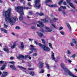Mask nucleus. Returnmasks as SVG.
Returning <instances> with one entry per match:
<instances>
[{"instance_id": "f257e3e1", "label": "nucleus", "mask_w": 77, "mask_h": 77, "mask_svg": "<svg viewBox=\"0 0 77 77\" xmlns=\"http://www.w3.org/2000/svg\"><path fill=\"white\" fill-rule=\"evenodd\" d=\"M11 8H8V11H5V16L6 17L5 20L6 22H8V21L11 25H13L15 23V22L18 19L16 17H14L13 19H12L9 17H10V15H11Z\"/></svg>"}, {"instance_id": "f03ea898", "label": "nucleus", "mask_w": 77, "mask_h": 77, "mask_svg": "<svg viewBox=\"0 0 77 77\" xmlns=\"http://www.w3.org/2000/svg\"><path fill=\"white\" fill-rule=\"evenodd\" d=\"M15 10L20 14V17H19V20L20 21L23 20V15H24L23 8L22 7L18 6V7H15Z\"/></svg>"}, {"instance_id": "7ed1b4c3", "label": "nucleus", "mask_w": 77, "mask_h": 77, "mask_svg": "<svg viewBox=\"0 0 77 77\" xmlns=\"http://www.w3.org/2000/svg\"><path fill=\"white\" fill-rule=\"evenodd\" d=\"M38 45L40 46L41 47H42L43 49V50L44 51H47V52L48 51H50V49L47 46V45H44L43 46V45L41 44L40 43H38Z\"/></svg>"}, {"instance_id": "20e7f679", "label": "nucleus", "mask_w": 77, "mask_h": 77, "mask_svg": "<svg viewBox=\"0 0 77 77\" xmlns=\"http://www.w3.org/2000/svg\"><path fill=\"white\" fill-rule=\"evenodd\" d=\"M34 7L36 9H39V8L41 7V5L39 4V0H36L35 1Z\"/></svg>"}, {"instance_id": "39448f33", "label": "nucleus", "mask_w": 77, "mask_h": 77, "mask_svg": "<svg viewBox=\"0 0 77 77\" xmlns=\"http://www.w3.org/2000/svg\"><path fill=\"white\" fill-rule=\"evenodd\" d=\"M60 65L61 68H63L64 70L65 71V72H67V74L69 75V74H68V72H70V71L68 70V69L67 68H65L64 67V66H65V64L62 63H61Z\"/></svg>"}, {"instance_id": "423d86ee", "label": "nucleus", "mask_w": 77, "mask_h": 77, "mask_svg": "<svg viewBox=\"0 0 77 77\" xmlns=\"http://www.w3.org/2000/svg\"><path fill=\"white\" fill-rule=\"evenodd\" d=\"M51 57L54 61L55 62H57V60L55 59V57H54V53H53V51L51 52Z\"/></svg>"}, {"instance_id": "0eeeda50", "label": "nucleus", "mask_w": 77, "mask_h": 77, "mask_svg": "<svg viewBox=\"0 0 77 77\" xmlns=\"http://www.w3.org/2000/svg\"><path fill=\"white\" fill-rule=\"evenodd\" d=\"M38 23L39 24H37V26L38 27H44V25L42 24V22L38 21Z\"/></svg>"}, {"instance_id": "6e6552de", "label": "nucleus", "mask_w": 77, "mask_h": 77, "mask_svg": "<svg viewBox=\"0 0 77 77\" xmlns=\"http://www.w3.org/2000/svg\"><path fill=\"white\" fill-rule=\"evenodd\" d=\"M21 45L19 46V48L21 50H23L24 48V43L23 42H21Z\"/></svg>"}, {"instance_id": "1a4fd4ad", "label": "nucleus", "mask_w": 77, "mask_h": 77, "mask_svg": "<svg viewBox=\"0 0 77 77\" xmlns=\"http://www.w3.org/2000/svg\"><path fill=\"white\" fill-rule=\"evenodd\" d=\"M30 47L31 48H30V50H31L32 51H36V49L35 48H34V46H33V45H30Z\"/></svg>"}, {"instance_id": "9d476101", "label": "nucleus", "mask_w": 77, "mask_h": 77, "mask_svg": "<svg viewBox=\"0 0 77 77\" xmlns=\"http://www.w3.org/2000/svg\"><path fill=\"white\" fill-rule=\"evenodd\" d=\"M39 64L40 65L38 66V67L40 69H41V68H42L43 67V66H44V63H43L42 62H40L39 63Z\"/></svg>"}, {"instance_id": "9b49d317", "label": "nucleus", "mask_w": 77, "mask_h": 77, "mask_svg": "<svg viewBox=\"0 0 77 77\" xmlns=\"http://www.w3.org/2000/svg\"><path fill=\"white\" fill-rule=\"evenodd\" d=\"M68 73L70 76H71V77H77V76H75V75H74L73 74H72L71 72H68Z\"/></svg>"}, {"instance_id": "f8f14e48", "label": "nucleus", "mask_w": 77, "mask_h": 77, "mask_svg": "<svg viewBox=\"0 0 77 77\" xmlns=\"http://www.w3.org/2000/svg\"><path fill=\"white\" fill-rule=\"evenodd\" d=\"M45 29H46V32H51V31H52V29H50V28H48L47 26H46L45 27Z\"/></svg>"}, {"instance_id": "ddd939ff", "label": "nucleus", "mask_w": 77, "mask_h": 77, "mask_svg": "<svg viewBox=\"0 0 77 77\" xmlns=\"http://www.w3.org/2000/svg\"><path fill=\"white\" fill-rule=\"evenodd\" d=\"M3 50H4L5 51V52H6L8 53L9 52V49L8 48H4L3 49Z\"/></svg>"}, {"instance_id": "4468645a", "label": "nucleus", "mask_w": 77, "mask_h": 77, "mask_svg": "<svg viewBox=\"0 0 77 77\" xmlns=\"http://www.w3.org/2000/svg\"><path fill=\"white\" fill-rule=\"evenodd\" d=\"M1 30L3 32L5 33H8V32L7 31V30L3 29V28H1Z\"/></svg>"}, {"instance_id": "2eb2a0df", "label": "nucleus", "mask_w": 77, "mask_h": 77, "mask_svg": "<svg viewBox=\"0 0 77 77\" xmlns=\"http://www.w3.org/2000/svg\"><path fill=\"white\" fill-rule=\"evenodd\" d=\"M18 67L20 68V69H21L23 71H25V70L26 69V68L22 66H18Z\"/></svg>"}, {"instance_id": "dca6fc26", "label": "nucleus", "mask_w": 77, "mask_h": 77, "mask_svg": "<svg viewBox=\"0 0 77 77\" xmlns=\"http://www.w3.org/2000/svg\"><path fill=\"white\" fill-rule=\"evenodd\" d=\"M69 5L70 6H71V7H72V8H73V9H75V7H74V6L72 4V3H69Z\"/></svg>"}, {"instance_id": "f3484780", "label": "nucleus", "mask_w": 77, "mask_h": 77, "mask_svg": "<svg viewBox=\"0 0 77 77\" xmlns=\"http://www.w3.org/2000/svg\"><path fill=\"white\" fill-rule=\"evenodd\" d=\"M10 67L11 68H12V69L14 70H15V69H16V68H15V67L14 65H11L10 66Z\"/></svg>"}, {"instance_id": "a211bd4d", "label": "nucleus", "mask_w": 77, "mask_h": 77, "mask_svg": "<svg viewBox=\"0 0 77 77\" xmlns=\"http://www.w3.org/2000/svg\"><path fill=\"white\" fill-rule=\"evenodd\" d=\"M24 57L23 55H20L17 57V59H20V58H24Z\"/></svg>"}, {"instance_id": "6ab92c4d", "label": "nucleus", "mask_w": 77, "mask_h": 77, "mask_svg": "<svg viewBox=\"0 0 77 77\" xmlns=\"http://www.w3.org/2000/svg\"><path fill=\"white\" fill-rule=\"evenodd\" d=\"M41 20L42 21H44V23H48V20H47L46 19H42Z\"/></svg>"}, {"instance_id": "aec40b11", "label": "nucleus", "mask_w": 77, "mask_h": 77, "mask_svg": "<svg viewBox=\"0 0 77 77\" xmlns=\"http://www.w3.org/2000/svg\"><path fill=\"white\" fill-rule=\"evenodd\" d=\"M29 74L31 75H32V76H33L35 75V73L34 72L32 71L30 72H29Z\"/></svg>"}, {"instance_id": "412c9836", "label": "nucleus", "mask_w": 77, "mask_h": 77, "mask_svg": "<svg viewBox=\"0 0 77 77\" xmlns=\"http://www.w3.org/2000/svg\"><path fill=\"white\" fill-rule=\"evenodd\" d=\"M42 41L43 43V45L44 46V45H46L45 44V41L44 40V39H42Z\"/></svg>"}, {"instance_id": "4be33fe9", "label": "nucleus", "mask_w": 77, "mask_h": 77, "mask_svg": "<svg viewBox=\"0 0 77 77\" xmlns=\"http://www.w3.org/2000/svg\"><path fill=\"white\" fill-rule=\"evenodd\" d=\"M67 27H68L70 30H71V26H70V25H69L68 23H67Z\"/></svg>"}, {"instance_id": "5701e85b", "label": "nucleus", "mask_w": 77, "mask_h": 77, "mask_svg": "<svg viewBox=\"0 0 77 77\" xmlns=\"http://www.w3.org/2000/svg\"><path fill=\"white\" fill-rule=\"evenodd\" d=\"M6 68V65H3L2 67V68H1V70H3L5 68Z\"/></svg>"}, {"instance_id": "b1692460", "label": "nucleus", "mask_w": 77, "mask_h": 77, "mask_svg": "<svg viewBox=\"0 0 77 77\" xmlns=\"http://www.w3.org/2000/svg\"><path fill=\"white\" fill-rule=\"evenodd\" d=\"M3 75H5V76H6L8 75V72H4L2 74Z\"/></svg>"}, {"instance_id": "393cba45", "label": "nucleus", "mask_w": 77, "mask_h": 77, "mask_svg": "<svg viewBox=\"0 0 77 77\" xmlns=\"http://www.w3.org/2000/svg\"><path fill=\"white\" fill-rule=\"evenodd\" d=\"M48 44L50 47V48L53 49V46H52V44H51V43H48Z\"/></svg>"}, {"instance_id": "a878e982", "label": "nucleus", "mask_w": 77, "mask_h": 77, "mask_svg": "<svg viewBox=\"0 0 77 77\" xmlns=\"http://www.w3.org/2000/svg\"><path fill=\"white\" fill-rule=\"evenodd\" d=\"M38 35L40 37H42V36H43V33H39L38 34Z\"/></svg>"}, {"instance_id": "bb28decb", "label": "nucleus", "mask_w": 77, "mask_h": 77, "mask_svg": "<svg viewBox=\"0 0 77 77\" xmlns=\"http://www.w3.org/2000/svg\"><path fill=\"white\" fill-rule=\"evenodd\" d=\"M49 2L51 3L52 1L51 0H46L45 2V3H49Z\"/></svg>"}, {"instance_id": "cd10ccee", "label": "nucleus", "mask_w": 77, "mask_h": 77, "mask_svg": "<svg viewBox=\"0 0 77 77\" xmlns=\"http://www.w3.org/2000/svg\"><path fill=\"white\" fill-rule=\"evenodd\" d=\"M46 66L47 68V69H50V66H49V64L46 63Z\"/></svg>"}, {"instance_id": "c85d7f7f", "label": "nucleus", "mask_w": 77, "mask_h": 77, "mask_svg": "<svg viewBox=\"0 0 77 77\" xmlns=\"http://www.w3.org/2000/svg\"><path fill=\"white\" fill-rule=\"evenodd\" d=\"M63 3V1H60L57 4L59 5H60L62 3Z\"/></svg>"}, {"instance_id": "c756f323", "label": "nucleus", "mask_w": 77, "mask_h": 77, "mask_svg": "<svg viewBox=\"0 0 77 77\" xmlns=\"http://www.w3.org/2000/svg\"><path fill=\"white\" fill-rule=\"evenodd\" d=\"M72 42L73 43H74V44H77V42H76V41H75V39H73L72 40Z\"/></svg>"}, {"instance_id": "7c9ffc66", "label": "nucleus", "mask_w": 77, "mask_h": 77, "mask_svg": "<svg viewBox=\"0 0 77 77\" xmlns=\"http://www.w3.org/2000/svg\"><path fill=\"white\" fill-rule=\"evenodd\" d=\"M15 46H16V44H14L13 45L11 46V48H15Z\"/></svg>"}, {"instance_id": "2f4dec72", "label": "nucleus", "mask_w": 77, "mask_h": 77, "mask_svg": "<svg viewBox=\"0 0 77 77\" xmlns=\"http://www.w3.org/2000/svg\"><path fill=\"white\" fill-rule=\"evenodd\" d=\"M54 7H57V5L56 4H55L52 5V8H54Z\"/></svg>"}, {"instance_id": "473e14b6", "label": "nucleus", "mask_w": 77, "mask_h": 77, "mask_svg": "<svg viewBox=\"0 0 77 77\" xmlns=\"http://www.w3.org/2000/svg\"><path fill=\"white\" fill-rule=\"evenodd\" d=\"M71 57L72 58H73V59H75V54H73V55H72L71 56Z\"/></svg>"}, {"instance_id": "72a5a7b5", "label": "nucleus", "mask_w": 77, "mask_h": 77, "mask_svg": "<svg viewBox=\"0 0 77 77\" xmlns=\"http://www.w3.org/2000/svg\"><path fill=\"white\" fill-rule=\"evenodd\" d=\"M9 63L13 64V65H15V62L14 61H11L9 62Z\"/></svg>"}, {"instance_id": "f704fd0d", "label": "nucleus", "mask_w": 77, "mask_h": 77, "mask_svg": "<svg viewBox=\"0 0 77 77\" xmlns=\"http://www.w3.org/2000/svg\"><path fill=\"white\" fill-rule=\"evenodd\" d=\"M44 70L43 69H42L41 71L39 72V73H44Z\"/></svg>"}, {"instance_id": "c9c22d12", "label": "nucleus", "mask_w": 77, "mask_h": 77, "mask_svg": "<svg viewBox=\"0 0 77 77\" xmlns=\"http://www.w3.org/2000/svg\"><path fill=\"white\" fill-rule=\"evenodd\" d=\"M28 69H29V70H34V68H29Z\"/></svg>"}, {"instance_id": "e433bc0d", "label": "nucleus", "mask_w": 77, "mask_h": 77, "mask_svg": "<svg viewBox=\"0 0 77 77\" xmlns=\"http://www.w3.org/2000/svg\"><path fill=\"white\" fill-rule=\"evenodd\" d=\"M32 14H33V13H32V12L30 11L29 12V15H32Z\"/></svg>"}, {"instance_id": "4c0bfd02", "label": "nucleus", "mask_w": 77, "mask_h": 77, "mask_svg": "<svg viewBox=\"0 0 77 77\" xmlns=\"http://www.w3.org/2000/svg\"><path fill=\"white\" fill-rule=\"evenodd\" d=\"M60 33L62 35H65V32H64L63 31H61L60 32Z\"/></svg>"}, {"instance_id": "58836bf2", "label": "nucleus", "mask_w": 77, "mask_h": 77, "mask_svg": "<svg viewBox=\"0 0 77 77\" xmlns=\"http://www.w3.org/2000/svg\"><path fill=\"white\" fill-rule=\"evenodd\" d=\"M5 61H2V60H1V61H0V63L1 64H3V63H5Z\"/></svg>"}, {"instance_id": "ea45409f", "label": "nucleus", "mask_w": 77, "mask_h": 77, "mask_svg": "<svg viewBox=\"0 0 77 77\" xmlns=\"http://www.w3.org/2000/svg\"><path fill=\"white\" fill-rule=\"evenodd\" d=\"M16 29H17V30H18L20 29V27L17 26L15 28Z\"/></svg>"}, {"instance_id": "a19ab883", "label": "nucleus", "mask_w": 77, "mask_h": 77, "mask_svg": "<svg viewBox=\"0 0 77 77\" xmlns=\"http://www.w3.org/2000/svg\"><path fill=\"white\" fill-rule=\"evenodd\" d=\"M39 15H40L41 16H42V15H44V14L42 13H40L39 14Z\"/></svg>"}, {"instance_id": "79ce46f5", "label": "nucleus", "mask_w": 77, "mask_h": 77, "mask_svg": "<svg viewBox=\"0 0 77 77\" xmlns=\"http://www.w3.org/2000/svg\"><path fill=\"white\" fill-rule=\"evenodd\" d=\"M32 56H33L36 57L37 56V54H36V53L34 54H32Z\"/></svg>"}, {"instance_id": "37998d69", "label": "nucleus", "mask_w": 77, "mask_h": 77, "mask_svg": "<svg viewBox=\"0 0 77 77\" xmlns=\"http://www.w3.org/2000/svg\"><path fill=\"white\" fill-rule=\"evenodd\" d=\"M70 45L72 47H74V44L72 43H71Z\"/></svg>"}, {"instance_id": "c03bdc74", "label": "nucleus", "mask_w": 77, "mask_h": 77, "mask_svg": "<svg viewBox=\"0 0 77 77\" xmlns=\"http://www.w3.org/2000/svg\"><path fill=\"white\" fill-rule=\"evenodd\" d=\"M51 25L52 26H53V27H56V26H55V25L54 23H52L51 24Z\"/></svg>"}, {"instance_id": "a18cd8bd", "label": "nucleus", "mask_w": 77, "mask_h": 77, "mask_svg": "<svg viewBox=\"0 0 77 77\" xmlns=\"http://www.w3.org/2000/svg\"><path fill=\"white\" fill-rule=\"evenodd\" d=\"M49 7H50L51 8H53V5H48Z\"/></svg>"}, {"instance_id": "49530a36", "label": "nucleus", "mask_w": 77, "mask_h": 77, "mask_svg": "<svg viewBox=\"0 0 77 77\" xmlns=\"http://www.w3.org/2000/svg\"><path fill=\"white\" fill-rule=\"evenodd\" d=\"M4 27H8V25H6L5 24H4Z\"/></svg>"}, {"instance_id": "de8ad7c7", "label": "nucleus", "mask_w": 77, "mask_h": 77, "mask_svg": "<svg viewBox=\"0 0 77 77\" xmlns=\"http://www.w3.org/2000/svg\"><path fill=\"white\" fill-rule=\"evenodd\" d=\"M62 7L63 8V9H66V7L65 6H64V7L62 6Z\"/></svg>"}, {"instance_id": "09e8293b", "label": "nucleus", "mask_w": 77, "mask_h": 77, "mask_svg": "<svg viewBox=\"0 0 77 77\" xmlns=\"http://www.w3.org/2000/svg\"><path fill=\"white\" fill-rule=\"evenodd\" d=\"M14 59V57H10V59L11 60H13Z\"/></svg>"}, {"instance_id": "8fccbe9b", "label": "nucleus", "mask_w": 77, "mask_h": 77, "mask_svg": "<svg viewBox=\"0 0 77 77\" xmlns=\"http://www.w3.org/2000/svg\"><path fill=\"white\" fill-rule=\"evenodd\" d=\"M25 59H26V58H27V57H29V55H25Z\"/></svg>"}, {"instance_id": "3c124183", "label": "nucleus", "mask_w": 77, "mask_h": 77, "mask_svg": "<svg viewBox=\"0 0 77 77\" xmlns=\"http://www.w3.org/2000/svg\"><path fill=\"white\" fill-rule=\"evenodd\" d=\"M31 28L32 29H35V26H31Z\"/></svg>"}, {"instance_id": "603ef678", "label": "nucleus", "mask_w": 77, "mask_h": 77, "mask_svg": "<svg viewBox=\"0 0 77 77\" xmlns=\"http://www.w3.org/2000/svg\"><path fill=\"white\" fill-rule=\"evenodd\" d=\"M28 5L29 6H32V5H31V4H30V3H28Z\"/></svg>"}, {"instance_id": "864d4df0", "label": "nucleus", "mask_w": 77, "mask_h": 77, "mask_svg": "<svg viewBox=\"0 0 77 77\" xmlns=\"http://www.w3.org/2000/svg\"><path fill=\"white\" fill-rule=\"evenodd\" d=\"M40 31L41 32H44V29H42L40 30Z\"/></svg>"}, {"instance_id": "5fc2aeb1", "label": "nucleus", "mask_w": 77, "mask_h": 77, "mask_svg": "<svg viewBox=\"0 0 77 77\" xmlns=\"http://www.w3.org/2000/svg\"><path fill=\"white\" fill-rule=\"evenodd\" d=\"M74 2V3H76V4H77V1L76 0H74L73 1Z\"/></svg>"}, {"instance_id": "6e6d98bb", "label": "nucleus", "mask_w": 77, "mask_h": 77, "mask_svg": "<svg viewBox=\"0 0 77 77\" xmlns=\"http://www.w3.org/2000/svg\"><path fill=\"white\" fill-rule=\"evenodd\" d=\"M71 12H73V13H75V11H74V10H71Z\"/></svg>"}, {"instance_id": "4d7b16f0", "label": "nucleus", "mask_w": 77, "mask_h": 77, "mask_svg": "<svg viewBox=\"0 0 77 77\" xmlns=\"http://www.w3.org/2000/svg\"><path fill=\"white\" fill-rule=\"evenodd\" d=\"M62 29H63V27L61 26L59 28V30H62Z\"/></svg>"}, {"instance_id": "13d9d810", "label": "nucleus", "mask_w": 77, "mask_h": 77, "mask_svg": "<svg viewBox=\"0 0 77 77\" xmlns=\"http://www.w3.org/2000/svg\"><path fill=\"white\" fill-rule=\"evenodd\" d=\"M58 11L60 12H61V11H62V9H61V8H60L58 9Z\"/></svg>"}, {"instance_id": "bf43d9fd", "label": "nucleus", "mask_w": 77, "mask_h": 77, "mask_svg": "<svg viewBox=\"0 0 77 77\" xmlns=\"http://www.w3.org/2000/svg\"><path fill=\"white\" fill-rule=\"evenodd\" d=\"M71 1V0H66L67 3H69V2Z\"/></svg>"}, {"instance_id": "052dcab7", "label": "nucleus", "mask_w": 77, "mask_h": 77, "mask_svg": "<svg viewBox=\"0 0 77 77\" xmlns=\"http://www.w3.org/2000/svg\"><path fill=\"white\" fill-rule=\"evenodd\" d=\"M67 53L68 54H71V52L69 51H68L67 52Z\"/></svg>"}, {"instance_id": "680f3d73", "label": "nucleus", "mask_w": 77, "mask_h": 77, "mask_svg": "<svg viewBox=\"0 0 77 77\" xmlns=\"http://www.w3.org/2000/svg\"><path fill=\"white\" fill-rule=\"evenodd\" d=\"M6 77L5 75H3V74H2V77Z\"/></svg>"}, {"instance_id": "e2e57ef3", "label": "nucleus", "mask_w": 77, "mask_h": 77, "mask_svg": "<svg viewBox=\"0 0 77 77\" xmlns=\"http://www.w3.org/2000/svg\"><path fill=\"white\" fill-rule=\"evenodd\" d=\"M68 62H69V63H71V62H72V61L71 60H68Z\"/></svg>"}, {"instance_id": "0e129e2a", "label": "nucleus", "mask_w": 77, "mask_h": 77, "mask_svg": "<svg viewBox=\"0 0 77 77\" xmlns=\"http://www.w3.org/2000/svg\"><path fill=\"white\" fill-rule=\"evenodd\" d=\"M24 9H29V7H24Z\"/></svg>"}, {"instance_id": "69168bd1", "label": "nucleus", "mask_w": 77, "mask_h": 77, "mask_svg": "<svg viewBox=\"0 0 77 77\" xmlns=\"http://www.w3.org/2000/svg\"><path fill=\"white\" fill-rule=\"evenodd\" d=\"M63 4L64 5H66V2H63Z\"/></svg>"}, {"instance_id": "338daca9", "label": "nucleus", "mask_w": 77, "mask_h": 77, "mask_svg": "<svg viewBox=\"0 0 77 77\" xmlns=\"http://www.w3.org/2000/svg\"><path fill=\"white\" fill-rule=\"evenodd\" d=\"M29 39L30 41H33V39H31L30 38H29Z\"/></svg>"}, {"instance_id": "774afa93", "label": "nucleus", "mask_w": 77, "mask_h": 77, "mask_svg": "<svg viewBox=\"0 0 77 77\" xmlns=\"http://www.w3.org/2000/svg\"><path fill=\"white\" fill-rule=\"evenodd\" d=\"M57 18H55L54 19V21H56V20H57Z\"/></svg>"}]
</instances>
